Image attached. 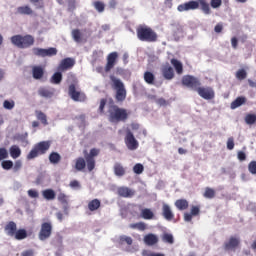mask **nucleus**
Wrapping results in <instances>:
<instances>
[{
	"label": "nucleus",
	"mask_w": 256,
	"mask_h": 256,
	"mask_svg": "<svg viewBox=\"0 0 256 256\" xmlns=\"http://www.w3.org/2000/svg\"><path fill=\"white\" fill-rule=\"evenodd\" d=\"M73 67H75V59L64 58L58 66V71L63 73L65 71H68V69H73Z\"/></svg>",
	"instance_id": "nucleus-16"
},
{
	"label": "nucleus",
	"mask_w": 256,
	"mask_h": 256,
	"mask_svg": "<svg viewBox=\"0 0 256 256\" xmlns=\"http://www.w3.org/2000/svg\"><path fill=\"white\" fill-rule=\"evenodd\" d=\"M162 241H164V243H169L170 245H173L175 243V239L170 233H164L162 236Z\"/></svg>",
	"instance_id": "nucleus-43"
},
{
	"label": "nucleus",
	"mask_w": 256,
	"mask_h": 256,
	"mask_svg": "<svg viewBox=\"0 0 256 256\" xmlns=\"http://www.w3.org/2000/svg\"><path fill=\"white\" fill-rule=\"evenodd\" d=\"M93 7L98 13H103V11H105V3L102 1H94Z\"/></svg>",
	"instance_id": "nucleus-42"
},
{
	"label": "nucleus",
	"mask_w": 256,
	"mask_h": 256,
	"mask_svg": "<svg viewBox=\"0 0 256 256\" xmlns=\"http://www.w3.org/2000/svg\"><path fill=\"white\" fill-rule=\"evenodd\" d=\"M144 243L149 247H153V245H157V243H159V237L153 233H149L144 236Z\"/></svg>",
	"instance_id": "nucleus-22"
},
{
	"label": "nucleus",
	"mask_w": 256,
	"mask_h": 256,
	"mask_svg": "<svg viewBox=\"0 0 256 256\" xmlns=\"http://www.w3.org/2000/svg\"><path fill=\"white\" fill-rule=\"evenodd\" d=\"M126 173L125 167L121 163L114 164V175L116 177H123Z\"/></svg>",
	"instance_id": "nucleus-28"
},
{
	"label": "nucleus",
	"mask_w": 256,
	"mask_h": 256,
	"mask_svg": "<svg viewBox=\"0 0 256 256\" xmlns=\"http://www.w3.org/2000/svg\"><path fill=\"white\" fill-rule=\"evenodd\" d=\"M48 159L52 165H59V163H61V154L58 152H51Z\"/></svg>",
	"instance_id": "nucleus-26"
},
{
	"label": "nucleus",
	"mask_w": 256,
	"mask_h": 256,
	"mask_svg": "<svg viewBox=\"0 0 256 256\" xmlns=\"http://www.w3.org/2000/svg\"><path fill=\"white\" fill-rule=\"evenodd\" d=\"M199 7L204 15H211V6H209L207 0H190L178 5L177 10L180 13H183L185 11H195L196 9H199Z\"/></svg>",
	"instance_id": "nucleus-3"
},
{
	"label": "nucleus",
	"mask_w": 256,
	"mask_h": 256,
	"mask_svg": "<svg viewBox=\"0 0 256 256\" xmlns=\"http://www.w3.org/2000/svg\"><path fill=\"white\" fill-rule=\"evenodd\" d=\"M18 15H33V10L29 6H20L16 9Z\"/></svg>",
	"instance_id": "nucleus-33"
},
{
	"label": "nucleus",
	"mask_w": 256,
	"mask_h": 256,
	"mask_svg": "<svg viewBox=\"0 0 256 256\" xmlns=\"http://www.w3.org/2000/svg\"><path fill=\"white\" fill-rule=\"evenodd\" d=\"M248 170L252 175H256V161H251L248 164Z\"/></svg>",
	"instance_id": "nucleus-51"
},
{
	"label": "nucleus",
	"mask_w": 256,
	"mask_h": 256,
	"mask_svg": "<svg viewBox=\"0 0 256 256\" xmlns=\"http://www.w3.org/2000/svg\"><path fill=\"white\" fill-rule=\"evenodd\" d=\"M99 153H101V149L99 148H92L89 153L85 150L84 158L79 157L76 159V171H83L86 167L88 171H93V169H95V157H98Z\"/></svg>",
	"instance_id": "nucleus-1"
},
{
	"label": "nucleus",
	"mask_w": 256,
	"mask_h": 256,
	"mask_svg": "<svg viewBox=\"0 0 256 256\" xmlns=\"http://www.w3.org/2000/svg\"><path fill=\"white\" fill-rule=\"evenodd\" d=\"M136 35L139 41L155 43L158 39L157 32L149 26L140 25L136 28Z\"/></svg>",
	"instance_id": "nucleus-4"
},
{
	"label": "nucleus",
	"mask_w": 256,
	"mask_h": 256,
	"mask_svg": "<svg viewBox=\"0 0 256 256\" xmlns=\"http://www.w3.org/2000/svg\"><path fill=\"white\" fill-rule=\"evenodd\" d=\"M107 105V99L102 98L100 100V105H99V111L100 113H105V106Z\"/></svg>",
	"instance_id": "nucleus-54"
},
{
	"label": "nucleus",
	"mask_w": 256,
	"mask_h": 256,
	"mask_svg": "<svg viewBox=\"0 0 256 256\" xmlns=\"http://www.w3.org/2000/svg\"><path fill=\"white\" fill-rule=\"evenodd\" d=\"M119 58V53L117 52H112L108 54L107 56V63L105 66V72L109 73L113 67H115V64L117 63V59Z\"/></svg>",
	"instance_id": "nucleus-17"
},
{
	"label": "nucleus",
	"mask_w": 256,
	"mask_h": 256,
	"mask_svg": "<svg viewBox=\"0 0 256 256\" xmlns=\"http://www.w3.org/2000/svg\"><path fill=\"white\" fill-rule=\"evenodd\" d=\"M222 0H211L210 5L213 9H219V6L222 5Z\"/></svg>",
	"instance_id": "nucleus-56"
},
{
	"label": "nucleus",
	"mask_w": 256,
	"mask_h": 256,
	"mask_svg": "<svg viewBox=\"0 0 256 256\" xmlns=\"http://www.w3.org/2000/svg\"><path fill=\"white\" fill-rule=\"evenodd\" d=\"M107 117L110 123H125L129 119V112L125 108H121L115 104L113 98H109V106Z\"/></svg>",
	"instance_id": "nucleus-2"
},
{
	"label": "nucleus",
	"mask_w": 256,
	"mask_h": 256,
	"mask_svg": "<svg viewBox=\"0 0 256 256\" xmlns=\"http://www.w3.org/2000/svg\"><path fill=\"white\" fill-rule=\"evenodd\" d=\"M28 195L29 197H31L32 199H37V197H39V192H37L34 189H30L28 190Z\"/></svg>",
	"instance_id": "nucleus-59"
},
{
	"label": "nucleus",
	"mask_w": 256,
	"mask_h": 256,
	"mask_svg": "<svg viewBox=\"0 0 256 256\" xmlns=\"http://www.w3.org/2000/svg\"><path fill=\"white\" fill-rule=\"evenodd\" d=\"M227 149H229V151H233V149H235V142H234L233 138L228 139Z\"/></svg>",
	"instance_id": "nucleus-58"
},
{
	"label": "nucleus",
	"mask_w": 256,
	"mask_h": 256,
	"mask_svg": "<svg viewBox=\"0 0 256 256\" xmlns=\"http://www.w3.org/2000/svg\"><path fill=\"white\" fill-rule=\"evenodd\" d=\"M130 229H136L137 231H146L147 224L145 222L132 223L129 225Z\"/></svg>",
	"instance_id": "nucleus-36"
},
{
	"label": "nucleus",
	"mask_w": 256,
	"mask_h": 256,
	"mask_svg": "<svg viewBox=\"0 0 256 256\" xmlns=\"http://www.w3.org/2000/svg\"><path fill=\"white\" fill-rule=\"evenodd\" d=\"M175 207H177L179 211H185V209H189V202L186 199H178L175 201Z\"/></svg>",
	"instance_id": "nucleus-30"
},
{
	"label": "nucleus",
	"mask_w": 256,
	"mask_h": 256,
	"mask_svg": "<svg viewBox=\"0 0 256 256\" xmlns=\"http://www.w3.org/2000/svg\"><path fill=\"white\" fill-rule=\"evenodd\" d=\"M237 157L239 161H245L247 159V155L243 151H239Z\"/></svg>",
	"instance_id": "nucleus-61"
},
{
	"label": "nucleus",
	"mask_w": 256,
	"mask_h": 256,
	"mask_svg": "<svg viewBox=\"0 0 256 256\" xmlns=\"http://www.w3.org/2000/svg\"><path fill=\"white\" fill-rule=\"evenodd\" d=\"M10 156L12 159H19L21 157V148L17 145H12L10 147Z\"/></svg>",
	"instance_id": "nucleus-32"
},
{
	"label": "nucleus",
	"mask_w": 256,
	"mask_h": 256,
	"mask_svg": "<svg viewBox=\"0 0 256 256\" xmlns=\"http://www.w3.org/2000/svg\"><path fill=\"white\" fill-rule=\"evenodd\" d=\"M72 38L75 41V43H81V41H83V34L81 33V30H72Z\"/></svg>",
	"instance_id": "nucleus-39"
},
{
	"label": "nucleus",
	"mask_w": 256,
	"mask_h": 256,
	"mask_svg": "<svg viewBox=\"0 0 256 256\" xmlns=\"http://www.w3.org/2000/svg\"><path fill=\"white\" fill-rule=\"evenodd\" d=\"M35 255V252L33 250H25L21 253V256H33Z\"/></svg>",
	"instance_id": "nucleus-64"
},
{
	"label": "nucleus",
	"mask_w": 256,
	"mask_h": 256,
	"mask_svg": "<svg viewBox=\"0 0 256 256\" xmlns=\"http://www.w3.org/2000/svg\"><path fill=\"white\" fill-rule=\"evenodd\" d=\"M241 244V240L238 237L231 236L228 241L224 243V250L235 251Z\"/></svg>",
	"instance_id": "nucleus-15"
},
{
	"label": "nucleus",
	"mask_w": 256,
	"mask_h": 256,
	"mask_svg": "<svg viewBox=\"0 0 256 256\" xmlns=\"http://www.w3.org/2000/svg\"><path fill=\"white\" fill-rule=\"evenodd\" d=\"M236 78L239 79V81H243V79H247V71L245 69H240L236 72Z\"/></svg>",
	"instance_id": "nucleus-47"
},
{
	"label": "nucleus",
	"mask_w": 256,
	"mask_h": 256,
	"mask_svg": "<svg viewBox=\"0 0 256 256\" xmlns=\"http://www.w3.org/2000/svg\"><path fill=\"white\" fill-rule=\"evenodd\" d=\"M3 107H4V109H8L9 111H11V109H13L15 107V102L14 101L5 100L3 102Z\"/></svg>",
	"instance_id": "nucleus-48"
},
{
	"label": "nucleus",
	"mask_w": 256,
	"mask_h": 256,
	"mask_svg": "<svg viewBox=\"0 0 256 256\" xmlns=\"http://www.w3.org/2000/svg\"><path fill=\"white\" fill-rule=\"evenodd\" d=\"M69 185L72 189H81V184L77 180H72Z\"/></svg>",
	"instance_id": "nucleus-60"
},
{
	"label": "nucleus",
	"mask_w": 256,
	"mask_h": 256,
	"mask_svg": "<svg viewBox=\"0 0 256 256\" xmlns=\"http://www.w3.org/2000/svg\"><path fill=\"white\" fill-rule=\"evenodd\" d=\"M100 208H101V200L95 198V199L91 200L90 202H88L89 211H91V212L97 211Z\"/></svg>",
	"instance_id": "nucleus-27"
},
{
	"label": "nucleus",
	"mask_w": 256,
	"mask_h": 256,
	"mask_svg": "<svg viewBox=\"0 0 256 256\" xmlns=\"http://www.w3.org/2000/svg\"><path fill=\"white\" fill-rule=\"evenodd\" d=\"M58 201L62 205H64V211H67V205H69V200L67 199V195L65 193L58 194Z\"/></svg>",
	"instance_id": "nucleus-40"
},
{
	"label": "nucleus",
	"mask_w": 256,
	"mask_h": 256,
	"mask_svg": "<svg viewBox=\"0 0 256 256\" xmlns=\"http://www.w3.org/2000/svg\"><path fill=\"white\" fill-rule=\"evenodd\" d=\"M49 149H51V141L38 142L33 146L31 151L28 153L26 159L28 161H31L32 159H37L39 155H45V153H47Z\"/></svg>",
	"instance_id": "nucleus-7"
},
{
	"label": "nucleus",
	"mask_w": 256,
	"mask_h": 256,
	"mask_svg": "<svg viewBox=\"0 0 256 256\" xmlns=\"http://www.w3.org/2000/svg\"><path fill=\"white\" fill-rule=\"evenodd\" d=\"M38 95H40V97H44V99H51V97L55 95V89L40 87L38 89Z\"/></svg>",
	"instance_id": "nucleus-19"
},
{
	"label": "nucleus",
	"mask_w": 256,
	"mask_h": 256,
	"mask_svg": "<svg viewBox=\"0 0 256 256\" xmlns=\"http://www.w3.org/2000/svg\"><path fill=\"white\" fill-rule=\"evenodd\" d=\"M124 141L129 151H135L136 149H139V142L137 141V139H135V136L133 135V132H131V130H128L126 132Z\"/></svg>",
	"instance_id": "nucleus-10"
},
{
	"label": "nucleus",
	"mask_w": 256,
	"mask_h": 256,
	"mask_svg": "<svg viewBox=\"0 0 256 256\" xmlns=\"http://www.w3.org/2000/svg\"><path fill=\"white\" fill-rule=\"evenodd\" d=\"M199 213H201V207L200 206H192L191 207L190 214L193 217H197V215H199Z\"/></svg>",
	"instance_id": "nucleus-50"
},
{
	"label": "nucleus",
	"mask_w": 256,
	"mask_h": 256,
	"mask_svg": "<svg viewBox=\"0 0 256 256\" xmlns=\"http://www.w3.org/2000/svg\"><path fill=\"white\" fill-rule=\"evenodd\" d=\"M36 119L42 123V125H49V122L47 121V115L43 113L41 110L35 111Z\"/></svg>",
	"instance_id": "nucleus-34"
},
{
	"label": "nucleus",
	"mask_w": 256,
	"mask_h": 256,
	"mask_svg": "<svg viewBox=\"0 0 256 256\" xmlns=\"http://www.w3.org/2000/svg\"><path fill=\"white\" fill-rule=\"evenodd\" d=\"M68 94L73 101H85L87 99L85 93L77 91L75 84L69 86Z\"/></svg>",
	"instance_id": "nucleus-13"
},
{
	"label": "nucleus",
	"mask_w": 256,
	"mask_h": 256,
	"mask_svg": "<svg viewBox=\"0 0 256 256\" xmlns=\"http://www.w3.org/2000/svg\"><path fill=\"white\" fill-rule=\"evenodd\" d=\"M162 75L164 79H167V81H171L173 77H175V72L173 70V67L166 65L162 68Z\"/></svg>",
	"instance_id": "nucleus-24"
},
{
	"label": "nucleus",
	"mask_w": 256,
	"mask_h": 256,
	"mask_svg": "<svg viewBox=\"0 0 256 256\" xmlns=\"http://www.w3.org/2000/svg\"><path fill=\"white\" fill-rule=\"evenodd\" d=\"M53 235V222L46 221L43 222L40 226V231L38 233V239L40 241H47Z\"/></svg>",
	"instance_id": "nucleus-8"
},
{
	"label": "nucleus",
	"mask_w": 256,
	"mask_h": 256,
	"mask_svg": "<svg viewBox=\"0 0 256 256\" xmlns=\"http://www.w3.org/2000/svg\"><path fill=\"white\" fill-rule=\"evenodd\" d=\"M143 171H145V167L143 166V164L137 163V164L134 165L133 172L136 175H141V173H143Z\"/></svg>",
	"instance_id": "nucleus-46"
},
{
	"label": "nucleus",
	"mask_w": 256,
	"mask_h": 256,
	"mask_svg": "<svg viewBox=\"0 0 256 256\" xmlns=\"http://www.w3.org/2000/svg\"><path fill=\"white\" fill-rule=\"evenodd\" d=\"M162 215L166 221H173L175 219V214L171 211V207L168 204H163Z\"/></svg>",
	"instance_id": "nucleus-21"
},
{
	"label": "nucleus",
	"mask_w": 256,
	"mask_h": 256,
	"mask_svg": "<svg viewBox=\"0 0 256 256\" xmlns=\"http://www.w3.org/2000/svg\"><path fill=\"white\" fill-rule=\"evenodd\" d=\"M61 81H63V74H61V71L55 72L50 79V82L53 83L54 85H59Z\"/></svg>",
	"instance_id": "nucleus-38"
},
{
	"label": "nucleus",
	"mask_w": 256,
	"mask_h": 256,
	"mask_svg": "<svg viewBox=\"0 0 256 256\" xmlns=\"http://www.w3.org/2000/svg\"><path fill=\"white\" fill-rule=\"evenodd\" d=\"M143 256H165V254H161V253H155V252H149L147 250H144L142 252Z\"/></svg>",
	"instance_id": "nucleus-57"
},
{
	"label": "nucleus",
	"mask_w": 256,
	"mask_h": 256,
	"mask_svg": "<svg viewBox=\"0 0 256 256\" xmlns=\"http://www.w3.org/2000/svg\"><path fill=\"white\" fill-rule=\"evenodd\" d=\"M23 167V162L21 160H16L13 166V171L17 173Z\"/></svg>",
	"instance_id": "nucleus-55"
},
{
	"label": "nucleus",
	"mask_w": 256,
	"mask_h": 256,
	"mask_svg": "<svg viewBox=\"0 0 256 256\" xmlns=\"http://www.w3.org/2000/svg\"><path fill=\"white\" fill-rule=\"evenodd\" d=\"M29 1L30 3L35 5L36 9H43L44 7L43 0H29Z\"/></svg>",
	"instance_id": "nucleus-52"
},
{
	"label": "nucleus",
	"mask_w": 256,
	"mask_h": 256,
	"mask_svg": "<svg viewBox=\"0 0 256 256\" xmlns=\"http://www.w3.org/2000/svg\"><path fill=\"white\" fill-rule=\"evenodd\" d=\"M4 231L8 237H14L17 232V224L14 221L8 222L4 227Z\"/></svg>",
	"instance_id": "nucleus-20"
},
{
	"label": "nucleus",
	"mask_w": 256,
	"mask_h": 256,
	"mask_svg": "<svg viewBox=\"0 0 256 256\" xmlns=\"http://www.w3.org/2000/svg\"><path fill=\"white\" fill-rule=\"evenodd\" d=\"M136 191L127 187V186H121L117 188V194L119 197H123L124 199H132V197H135Z\"/></svg>",
	"instance_id": "nucleus-14"
},
{
	"label": "nucleus",
	"mask_w": 256,
	"mask_h": 256,
	"mask_svg": "<svg viewBox=\"0 0 256 256\" xmlns=\"http://www.w3.org/2000/svg\"><path fill=\"white\" fill-rule=\"evenodd\" d=\"M9 158V152H7V148H0V161H4V159Z\"/></svg>",
	"instance_id": "nucleus-49"
},
{
	"label": "nucleus",
	"mask_w": 256,
	"mask_h": 256,
	"mask_svg": "<svg viewBox=\"0 0 256 256\" xmlns=\"http://www.w3.org/2000/svg\"><path fill=\"white\" fill-rule=\"evenodd\" d=\"M11 43L18 47V49H29L35 45V37L31 34L26 35H14L11 37Z\"/></svg>",
	"instance_id": "nucleus-6"
},
{
	"label": "nucleus",
	"mask_w": 256,
	"mask_h": 256,
	"mask_svg": "<svg viewBox=\"0 0 256 256\" xmlns=\"http://www.w3.org/2000/svg\"><path fill=\"white\" fill-rule=\"evenodd\" d=\"M135 207H137L140 211V217H142V219H145L147 221H151V219H154L155 214L152 212L151 209L149 208H143V205L141 204H136Z\"/></svg>",
	"instance_id": "nucleus-18"
},
{
	"label": "nucleus",
	"mask_w": 256,
	"mask_h": 256,
	"mask_svg": "<svg viewBox=\"0 0 256 256\" xmlns=\"http://www.w3.org/2000/svg\"><path fill=\"white\" fill-rule=\"evenodd\" d=\"M1 167L5 171H9V170L13 169V161H11V160H3L2 163H1Z\"/></svg>",
	"instance_id": "nucleus-45"
},
{
	"label": "nucleus",
	"mask_w": 256,
	"mask_h": 256,
	"mask_svg": "<svg viewBox=\"0 0 256 256\" xmlns=\"http://www.w3.org/2000/svg\"><path fill=\"white\" fill-rule=\"evenodd\" d=\"M43 75H45V69L43 68V66L32 67L33 79H36V80L43 79Z\"/></svg>",
	"instance_id": "nucleus-23"
},
{
	"label": "nucleus",
	"mask_w": 256,
	"mask_h": 256,
	"mask_svg": "<svg viewBox=\"0 0 256 256\" xmlns=\"http://www.w3.org/2000/svg\"><path fill=\"white\" fill-rule=\"evenodd\" d=\"M13 237L17 241H23V239H27V230L25 229L16 230L15 235Z\"/></svg>",
	"instance_id": "nucleus-35"
},
{
	"label": "nucleus",
	"mask_w": 256,
	"mask_h": 256,
	"mask_svg": "<svg viewBox=\"0 0 256 256\" xmlns=\"http://www.w3.org/2000/svg\"><path fill=\"white\" fill-rule=\"evenodd\" d=\"M216 193H215V189L210 188V187H206L203 197H205V199H214Z\"/></svg>",
	"instance_id": "nucleus-41"
},
{
	"label": "nucleus",
	"mask_w": 256,
	"mask_h": 256,
	"mask_svg": "<svg viewBox=\"0 0 256 256\" xmlns=\"http://www.w3.org/2000/svg\"><path fill=\"white\" fill-rule=\"evenodd\" d=\"M110 81H112V89H114L115 100L117 103H123L127 99V89L125 88V84L121 79L111 75Z\"/></svg>",
	"instance_id": "nucleus-5"
},
{
	"label": "nucleus",
	"mask_w": 256,
	"mask_h": 256,
	"mask_svg": "<svg viewBox=\"0 0 256 256\" xmlns=\"http://www.w3.org/2000/svg\"><path fill=\"white\" fill-rule=\"evenodd\" d=\"M171 65H173V67L178 75L183 74V64L179 60H177L175 58L171 59Z\"/></svg>",
	"instance_id": "nucleus-31"
},
{
	"label": "nucleus",
	"mask_w": 256,
	"mask_h": 256,
	"mask_svg": "<svg viewBox=\"0 0 256 256\" xmlns=\"http://www.w3.org/2000/svg\"><path fill=\"white\" fill-rule=\"evenodd\" d=\"M144 81L148 84V85H153L155 83V74L149 71H146L144 73Z\"/></svg>",
	"instance_id": "nucleus-37"
},
{
	"label": "nucleus",
	"mask_w": 256,
	"mask_h": 256,
	"mask_svg": "<svg viewBox=\"0 0 256 256\" xmlns=\"http://www.w3.org/2000/svg\"><path fill=\"white\" fill-rule=\"evenodd\" d=\"M245 123L246 125H255L256 123V115L255 114H247L245 116Z\"/></svg>",
	"instance_id": "nucleus-44"
},
{
	"label": "nucleus",
	"mask_w": 256,
	"mask_h": 256,
	"mask_svg": "<svg viewBox=\"0 0 256 256\" xmlns=\"http://www.w3.org/2000/svg\"><path fill=\"white\" fill-rule=\"evenodd\" d=\"M57 194H55V190L46 189L42 191V197L46 199V201H53Z\"/></svg>",
	"instance_id": "nucleus-29"
},
{
	"label": "nucleus",
	"mask_w": 256,
	"mask_h": 256,
	"mask_svg": "<svg viewBox=\"0 0 256 256\" xmlns=\"http://www.w3.org/2000/svg\"><path fill=\"white\" fill-rule=\"evenodd\" d=\"M32 52L36 57H54L57 55V48H33Z\"/></svg>",
	"instance_id": "nucleus-12"
},
{
	"label": "nucleus",
	"mask_w": 256,
	"mask_h": 256,
	"mask_svg": "<svg viewBox=\"0 0 256 256\" xmlns=\"http://www.w3.org/2000/svg\"><path fill=\"white\" fill-rule=\"evenodd\" d=\"M231 45L234 49H237L239 45V40H237V37H232L231 38Z\"/></svg>",
	"instance_id": "nucleus-63"
},
{
	"label": "nucleus",
	"mask_w": 256,
	"mask_h": 256,
	"mask_svg": "<svg viewBox=\"0 0 256 256\" xmlns=\"http://www.w3.org/2000/svg\"><path fill=\"white\" fill-rule=\"evenodd\" d=\"M193 220V216H192V214H191V212L190 213H184V221H186V223H189V222H191Z\"/></svg>",
	"instance_id": "nucleus-62"
},
{
	"label": "nucleus",
	"mask_w": 256,
	"mask_h": 256,
	"mask_svg": "<svg viewBox=\"0 0 256 256\" xmlns=\"http://www.w3.org/2000/svg\"><path fill=\"white\" fill-rule=\"evenodd\" d=\"M196 92L200 97H202V99H205L206 101H211V99H215V90H213V88L211 87L198 86Z\"/></svg>",
	"instance_id": "nucleus-11"
},
{
	"label": "nucleus",
	"mask_w": 256,
	"mask_h": 256,
	"mask_svg": "<svg viewBox=\"0 0 256 256\" xmlns=\"http://www.w3.org/2000/svg\"><path fill=\"white\" fill-rule=\"evenodd\" d=\"M120 241L121 243H127V245H133V238L129 236H121Z\"/></svg>",
	"instance_id": "nucleus-53"
},
{
	"label": "nucleus",
	"mask_w": 256,
	"mask_h": 256,
	"mask_svg": "<svg viewBox=\"0 0 256 256\" xmlns=\"http://www.w3.org/2000/svg\"><path fill=\"white\" fill-rule=\"evenodd\" d=\"M182 85H184V87L192 89L193 91H197V89L201 87V81H199V78H196L194 76L185 75L182 77Z\"/></svg>",
	"instance_id": "nucleus-9"
},
{
	"label": "nucleus",
	"mask_w": 256,
	"mask_h": 256,
	"mask_svg": "<svg viewBox=\"0 0 256 256\" xmlns=\"http://www.w3.org/2000/svg\"><path fill=\"white\" fill-rule=\"evenodd\" d=\"M247 103V98L245 96L237 97L230 105L231 109H237L241 107V105H245Z\"/></svg>",
	"instance_id": "nucleus-25"
}]
</instances>
